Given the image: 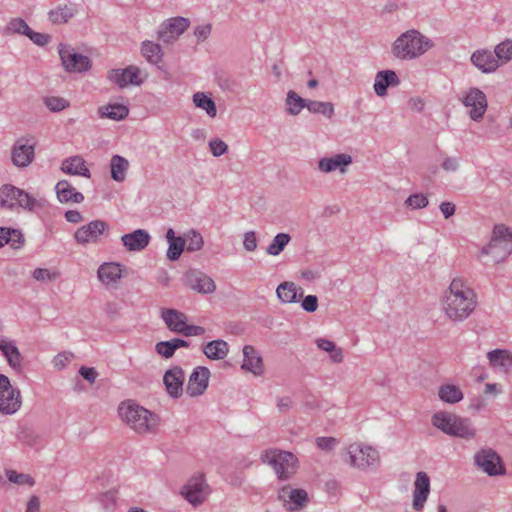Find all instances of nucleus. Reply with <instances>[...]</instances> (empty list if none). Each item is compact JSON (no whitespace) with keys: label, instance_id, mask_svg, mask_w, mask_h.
<instances>
[{"label":"nucleus","instance_id":"nucleus-1","mask_svg":"<svg viewBox=\"0 0 512 512\" xmlns=\"http://www.w3.org/2000/svg\"><path fill=\"white\" fill-rule=\"evenodd\" d=\"M477 304L475 290L460 277L452 279L438 299L442 315L452 323H460L468 319L476 310Z\"/></svg>","mask_w":512,"mask_h":512},{"label":"nucleus","instance_id":"nucleus-2","mask_svg":"<svg viewBox=\"0 0 512 512\" xmlns=\"http://www.w3.org/2000/svg\"><path fill=\"white\" fill-rule=\"evenodd\" d=\"M434 47V42L420 31L410 29L398 36L392 44L391 52L400 60H414Z\"/></svg>","mask_w":512,"mask_h":512},{"label":"nucleus","instance_id":"nucleus-3","mask_svg":"<svg viewBox=\"0 0 512 512\" xmlns=\"http://www.w3.org/2000/svg\"><path fill=\"white\" fill-rule=\"evenodd\" d=\"M118 413L122 421L138 434L154 433L160 424L158 415L133 401L122 402Z\"/></svg>","mask_w":512,"mask_h":512},{"label":"nucleus","instance_id":"nucleus-4","mask_svg":"<svg viewBox=\"0 0 512 512\" xmlns=\"http://www.w3.org/2000/svg\"><path fill=\"white\" fill-rule=\"evenodd\" d=\"M431 424L444 434L464 440L477 436V429L472 420L450 411H437L431 417Z\"/></svg>","mask_w":512,"mask_h":512},{"label":"nucleus","instance_id":"nucleus-5","mask_svg":"<svg viewBox=\"0 0 512 512\" xmlns=\"http://www.w3.org/2000/svg\"><path fill=\"white\" fill-rule=\"evenodd\" d=\"M512 253V229L504 224L495 225L490 242L483 247L481 256L492 263L504 261Z\"/></svg>","mask_w":512,"mask_h":512},{"label":"nucleus","instance_id":"nucleus-6","mask_svg":"<svg viewBox=\"0 0 512 512\" xmlns=\"http://www.w3.org/2000/svg\"><path fill=\"white\" fill-rule=\"evenodd\" d=\"M347 463L358 470L377 468L381 463L379 451L372 445L355 441L345 448Z\"/></svg>","mask_w":512,"mask_h":512},{"label":"nucleus","instance_id":"nucleus-7","mask_svg":"<svg viewBox=\"0 0 512 512\" xmlns=\"http://www.w3.org/2000/svg\"><path fill=\"white\" fill-rule=\"evenodd\" d=\"M0 205L2 208H22L28 211H34L43 206L41 200L11 184L1 186Z\"/></svg>","mask_w":512,"mask_h":512},{"label":"nucleus","instance_id":"nucleus-8","mask_svg":"<svg viewBox=\"0 0 512 512\" xmlns=\"http://www.w3.org/2000/svg\"><path fill=\"white\" fill-rule=\"evenodd\" d=\"M264 463L273 468L280 479H287L297 470V458L290 452L277 449L267 450L262 456Z\"/></svg>","mask_w":512,"mask_h":512},{"label":"nucleus","instance_id":"nucleus-9","mask_svg":"<svg viewBox=\"0 0 512 512\" xmlns=\"http://www.w3.org/2000/svg\"><path fill=\"white\" fill-rule=\"evenodd\" d=\"M161 316L171 331L180 333L186 337L202 336L206 332L204 327L188 325L186 315L178 310L164 309L161 312Z\"/></svg>","mask_w":512,"mask_h":512},{"label":"nucleus","instance_id":"nucleus-10","mask_svg":"<svg viewBox=\"0 0 512 512\" xmlns=\"http://www.w3.org/2000/svg\"><path fill=\"white\" fill-rule=\"evenodd\" d=\"M22 406V396L19 389L13 387L7 376L0 374V413L12 415Z\"/></svg>","mask_w":512,"mask_h":512},{"label":"nucleus","instance_id":"nucleus-11","mask_svg":"<svg viewBox=\"0 0 512 512\" xmlns=\"http://www.w3.org/2000/svg\"><path fill=\"white\" fill-rule=\"evenodd\" d=\"M62 66L69 73H83L91 68L89 57L77 53L74 48L66 44H60L58 47Z\"/></svg>","mask_w":512,"mask_h":512},{"label":"nucleus","instance_id":"nucleus-12","mask_svg":"<svg viewBox=\"0 0 512 512\" xmlns=\"http://www.w3.org/2000/svg\"><path fill=\"white\" fill-rule=\"evenodd\" d=\"M460 100L468 109L469 117L472 120L479 121L483 118L488 108V101L482 90L476 87L469 88L463 93Z\"/></svg>","mask_w":512,"mask_h":512},{"label":"nucleus","instance_id":"nucleus-13","mask_svg":"<svg viewBox=\"0 0 512 512\" xmlns=\"http://www.w3.org/2000/svg\"><path fill=\"white\" fill-rule=\"evenodd\" d=\"M181 495L193 506H198L207 499L209 487L202 475H195L182 487Z\"/></svg>","mask_w":512,"mask_h":512},{"label":"nucleus","instance_id":"nucleus-14","mask_svg":"<svg viewBox=\"0 0 512 512\" xmlns=\"http://www.w3.org/2000/svg\"><path fill=\"white\" fill-rule=\"evenodd\" d=\"M476 465L490 476L502 475L505 473V467L502 459L491 448H485L478 451L474 456Z\"/></svg>","mask_w":512,"mask_h":512},{"label":"nucleus","instance_id":"nucleus-15","mask_svg":"<svg viewBox=\"0 0 512 512\" xmlns=\"http://www.w3.org/2000/svg\"><path fill=\"white\" fill-rule=\"evenodd\" d=\"M107 78L118 87L125 88L129 85H141L145 76L139 67L130 65L124 69H111L107 73Z\"/></svg>","mask_w":512,"mask_h":512},{"label":"nucleus","instance_id":"nucleus-16","mask_svg":"<svg viewBox=\"0 0 512 512\" xmlns=\"http://www.w3.org/2000/svg\"><path fill=\"white\" fill-rule=\"evenodd\" d=\"M109 229L108 224L102 220H93L78 228L74 234L77 243L81 245L96 243Z\"/></svg>","mask_w":512,"mask_h":512},{"label":"nucleus","instance_id":"nucleus-17","mask_svg":"<svg viewBox=\"0 0 512 512\" xmlns=\"http://www.w3.org/2000/svg\"><path fill=\"white\" fill-rule=\"evenodd\" d=\"M211 373L207 367H196L189 376L186 394L190 397H199L205 393L209 385Z\"/></svg>","mask_w":512,"mask_h":512},{"label":"nucleus","instance_id":"nucleus-18","mask_svg":"<svg viewBox=\"0 0 512 512\" xmlns=\"http://www.w3.org/2000/svg\"><path fill=\"white\" fill-rule=\"evenodd\" d=\"M35 142L33 139H18L11 152L12 162L17 167H27L34 159Z\"/></svg>","mask_w":512,"mask_h":512},{"label":"nucleus","instance_id":"nucleus-19","mask_svg":"<svg viewBox=\"0 0 512 512\" xmlns=\"http://www.w3.org/2000/svg\"><path fill=\"white\" fill-rule=\"evenodd\" d=\"M0 351L10 368L16 372L22 371L24 358L15 340L7 336H0Z\"/></svg>","mask_w":512,"mask_h":512},{"label":"nucleus","instance_id":"nucleus-20","mask_svg":"<svg viewBox=\"0 0 512 512\" xmlns=\"http://www.w3.org/2000/svg\"><path fill=\"white\" fill-rule=\"evenodd\" d=\"M243 360L241 369L254 376H262L265 370L264 362L259 351L252 345H245L242 349Z\"/></svg>","mask_w":512,"mask_h":512},{"label":"nucleus","instance_id":"nucleus-21","mask_svg":"<svg viewBox=\"0 0 512 512\" xmlns=\"http://www.w3.org/2000/svg\"><path fill=\"white\" fill-rule=\"evenodd\" d=\"M124 267L118 262H105L98 267V280L106 287H116L123 276Z\"/></svg>","mask_w":512,"mask_h":512},{"label":"nucleus","instance_id":"nucleus-22","mask_svg":"<svg viewBox=\"0 0 512 512\" xmlns=\"http://www.w3.org/2000/svg\"><path fill=\"white\" fill-rule=\"evenodd\" d=\"M190 25L188 18L174 17L169 19L159 33V37L163 42L170 43L179 38Z\"/></svg>","mask_w":512,"mask_h":512},{"label":"nucleus","instance_id":"nucleus-23","mask_svg":"<svg viewBox=\"0 0 512 512\" xmlns=\"http://www.w3.org/2000/svg\"><path fill=\"white\" fill-rule=\"evenodd\" d=\"M184 380V371L178 366L172 367L165 372L163 381L169 396L178 398L183 394Z\"/></svg>","mask_w":512,"mask_h":512},{"label":"nucleus","instance_id":"nucleus-24","mask_svg":"<svg viewBox=\"0 0 512 512\" xmlns=\"http://www.w3.org/2000/svg\"><path fill=\"white\" fill-rule=\"evenodd\" d=\"M185 283L192 290L202 294H210L216 290L214 280L208 275L198 271L188 272L186 274Z\"/></svg>","mask_w":512,"mask_h":512},{"label":"nucleus","instance_id":"nucleus-25","mask_svg":"<svg viewBox=\"0 0 512 512\" xmlns=\"http://www.w3.org/2000/svg\"><path fill=\"white\" fill-rule=\"evenodd\" d=\"M430 493V479L427 473L421 471L416 474L413 491V508L422 510Z\"/></svg>","mask_w":512,"mask_h":512},{"label":"nucleus","instance_id":"nucleus-26","mask_svg":"<svg viewBox=\"0 0 512 512\" xmlns=\"http://www.w3.org/2000/svg\"><path fill=\"white\" fill-rule=\"evenodd\" d=\"M352 163V157L349 154H336L332 157L321 158L318 162V169L322 173L339 171L344 174L348 166Z\"/></svg>","mask_w":512,"mask_h":512},{"label":"nucleus","instance_id":"nucleus-27","mask_svg":"<svg viewBox=\"0 0 512 512\" xmlns=\"http://www.w3.org/2000/svg\"><path fill=\"white\" fill-rule=\"evenodd\" d=\"M470 61L478 70L485 74L493 73L499 68L494 54L488 49L475 50L471 54Z\"/></svg>","mask_w":512,"mask_h":512},{"label":"nucleus","instance_id":"nucleus-28","mask_svg":"<svg viewBox=\"0 0 512 512\" xmlns=\"http://www.w3.org/2000/svg\"><path fill=\"white\" fill-rule=\"evenodd\" d=\"M279 498L292 509L300 508L308 501V495L305 490L291 486H285L280 489Z\"/></svg>","mask_w":512,"mask_h":512},{"label":"nucleus","instance_id":"nucleus-29","mask_svg":"<svg viewBox=\"0 0 512 512\" xmlns=\"http://www.w3.org/2000/svg\"><path fill=\"white\" fill-rule=\"evenodd\" d=\"M303 289L292 281H285L278 285L276 295L282 304L296 303L303 296Z\"/></svg>","mask_w":512,"mask_h":512},{"label":"nucleus","instance_id":"nucleus-30","mask_svg":"<svg viewBox=\"0 0 512 512\" xmlns=\"http://www.w3.org/2000/svg\"><path fill=\"white\" fill-rule=\"evenodd\" d=\"M150 235L146 230L137 229L121 237L124 247L128 251H141L147 247L150 242Z\"/></svg>","mask_w":512,"mask_h":512},{"label":"nucleus","instance_id":"nucleus-31","mask_svg":"<svg viewBox=\"0 0 512 512\" xmlns=\"http://www.w3.org/2000/svg\"><path fill=\"white\" fill-rule=\"evenodd\" d=\"M55 190L61 203H81L84 200L83 194L76 191L75 187L66 180L59 181Z\"/></svg>","mask_w":512,"mask_h":512},{"label":"nucleus","instance_id":"nucleus-32","mask_svg":"<svg viewBox=\"0 0 512 512\" xmlns=\"http://www.w3.org/2000/svg\"><path fill=\"white\" fill-rule=\"evenodd\" d=\"M61 170L70 175H77L86 178H90L91 176L85 160L79 155L66 158L61 164Z\"/></svg>","mask_w":512,"mask_h":512},{"label":"nucleus","instance_id":"nucleus-33","mask_svg":"<svg viewBox=\"0 0 512 512\" xmlns=\"http://www.w3.org/2000/svg\"><path fill=\"white\" fill-rule=\"evenodd\" d=\"M490 366L507 373L512 369V353L508 350L495 349L487 354Z\"/></svg>","mask_w":512,"mask_h":512},{"label":"nucleus","instance_id":"nucleus-34","mask_svg":"<svg viewBox=\"0 0 512 512\" xmlns=\"http://www.w3.org/2000/svg\"><path fill=\"white\" fill-rule=\"evenodd\" d=\"M203 353L208 359L222 360L229 353V345L222 339L213 340L203 346Z\"/></svg>","mask_w":512,"mask_h":512},{"label":"nucleus","instance_id":"nucleus-35","mask_svg":"<svg viewBox=\"0 0 512 512\" xmlns=\"http://www.w3.org/2000/svg\"><path fill=\"white\" fill-rule=\"evenodd\" d=\"M399 79L392 70L380 71L377 73L374 83V90L378 96H384L390 85H398Z\"/></svg>","mask_w":512,"mask_h":512},{"label":"nucleus","instance_id":"nucleus-36","mask_svg":"<svg viewBox=\"0 0 512 512\" xmlns=\"http://www.w3.org/2000/svg\"><path fill=\"white\" fill-rule=\"evenodd\" d=\"M98 114L101 118L119 121L125 119L128 116L129 109L123 104H106L98 108Z\"/></svg>","mask_w":512,"mask_h":512},{"label":"nucleus","instance_id":"nucleus-37","mask_svg":"<svg viewBox=\"0 0 512 512\" xmlns=\"http://www.w3.org/2000/svg\"><path fill=\"white\" fill-rule=\"evenodd\" d=\"M129 167L130 163L126 158L120 155L112 156L110 160L111 178L116 182L125 181Z\"/></svg>","mask_w":512,"mask_h":512},{"label":"nucleus","instance_id":"nucleus-38","mask_svg":"<svg viewBox=\"0 0 512 512\" xmlns=\"http://www.w3.org/2000/svg\"><path fill=\"white\" fill-rule=\"evenodd\" d=\"M438 396L441 401L448 404L460 402L464 395L461 388L457 385L446 383L442 384L438 389Z\"/></svg>","mask_w":512,"mask_h":512},{"label":"nucleus","instance_id":"nucleus-39","mask_svg":"<svg viewBox=\"0 0 512 512\" xmlns=\"http://www.w3.org/2000/svg\"><path fill=\"white\" fill-rule=\"evenodd\" d=\"M30 32V27L25 20L19 17L11 18L7 21L3 28L2 34L4 36L24 35Z\"/></svg>","mask_w":512,"mask_h":512},{"label":"nucleus","instance_id":"nucleus-40","mask_svg":"<svg viewBox=\"0 0 512 512\" xmlns=\"http://www.w3.org/2000/svg\"><path fill=\"white\" fill-rule=\"evenodd\" d=\"M76 13L72 5L58 6L49 12V19L54 24L67 23Z\"/></svg>","mask_w":512,"mask_h":512},{"label":"nucleus","instance_id":"nucleus-41","mask_svg":"<svg viewBox=\"0 0 512 512\" xmlns=\"http://www.w3.org/2000/svg\"><path fill=\"white\" fill-rule=\"evenodd\" d=\"M193 103L197 108L204 110L209 117L215 118L217 109L213 99L204 92H197L193 95Z\"/></svg>","mask_w":512,"mask_h":512},{"label":"nucleus","instance_id":"nucleus-42","mask_svg":"<svg viewBox=\"0 0 512 512\" xmlns=\"http://www.w3.org/2000/svg\"><path fill=\"white\" fill-rule=\"evenodd\" d=\"M495 60L499 67L507 64L512 60V39L507 38L495 46Z\"/></svg>","mask_w":512,"mask_h":512},{"label":"nucleus","instance_id":"nucleus-43","mask_svg":"<svg viewBox=\"0 0 512 512\" xmlns=\"http://www.w3.org/2000/svg\"><path fill=\"white\" fill-rule=\"evenodd\" d=\"M317 347L327 353H329L331 360L334 363H341L343 361V352L341 348L336 347L334 342L327 339H317Z\"/></svg>","mask_w":512,"mask_h":512},{"label":"nucleus","instance_id":"nucleus-44","mask_svg":"<svg viewBox=\"0 0 512 512\" xmlns=\"http://www.w3.org/2000/svg\"><path fill=\"white\" fill-rule=\"evenodd\" d=\"M291 237L287 233H279L277 234L272 242L268 245L266 249V253L271 256H278L285 249V247L290 242Z\"/></svg>","mask_w":512,"mask_h":512},{"label":"nucleus","instance_id":"nucleus-45","mask_svg":"<svg viewBox=\"0 0 512 512\" xmlns=\"http://www.w3.org/2000/svg\"><path fill=\"white\" fill-rule=\"evenodd\" d=\"M306 108L311 113L322 114L329 119L334 115V106L330 102L310 100L306 103Z\"/></svg>","mask_w":512,"mask_h":512},{"label":"nucleus","instance_id":"nucleus-46","mask_svg":"<svg viewBox=\"0 0 512 512\" xmlns=\"http://www.w3.org/2000/svg\"><path fill=\"white\" fill-rule=\"evenodd\" d=\"M142 55L152 64H158L161 61L162 53L160 45L146 41L142 44Z\"/></svg>","mask_w":512,"mask_h":512},{"label":"nucleus","instance_id":"nucleus-47","mask_svg":"<svg viewBox=\"0 0 512 512\" xmlns=\"http://www.w3.org/2000/svg\"><path fill=\"white\" fill-rule=\"evenodd\" d=\"M5 476L9 482L17 486L32 487L35 484V480L31 475L26 473H20L13 469H7L5 471Z\"/></svg>","mask_w":512,"mask_h":512},{"label":"nucleus","instance_id":"nucleus-48","mask_svg":"<svg viewBox=\"0 0 512 512\" xmlns=\"http://www.w3.org/2000/svg\"><path fill=\"white\" fill-rule=\"evenodd\" d=\"M182 238L185 239V245L188 251H199L204 245L203 237L195 230L188 231Z\"/></svg>","mask_w":512,"mask_h":512},{"label":"nucleus","instance_id":"nucleus-49","mask_svg":"<svg viewBox=\"0 0 512 512\" xmlns=\"http://www.w3.org/2000/svg\"><path fill=\"white\" fill-rule=\"evenodd\" d=\"M288 112L292 115H297L306 107L304 99L297 95L294 91H289L287 94Z\"/></svg>","mask_w":512,"mask_h":512},{"label":"nucleus","instance_id":"nucleus-50","mask_svg":"<svg viewBox=\"0 0 512 512\" xmlns=\"http://www.w3.org/2000/svg\"><path fill=\"white\" fill-rule=\"evenodd\" d=\"M118 496L117 489H109L98 496V501L105 510H112L116 506Z\"/></svg>","mask_w":512,"mask_h":512},{"label":"nucleus","instance_id":"nucleus-51","mask_svg":"<svg viewBox=\"0 0 512 512\" xmlns=\"http://www.w3.org/2000/svg\"><path fill=\"white\" fill-rule=\"evenodd\" d=\"M32 277L38 282L48 283L56 280L59 277V272L47 268H37L33 271Z\"/></svg>","mask_w":512,"mask_h":512},{"label":"nucleus","instance_id":"nucleus-52","mask_svg":"<svg viewBox=\"0 0 512 512\" xmlns=\"http://www.w3.org/2000/svg\"><path fill=\"white\" fill-rule=\"evenodd\" d=\"M5 236L6 244H9L13 249H19L24 245V236L19 230L6 228Z\"/></svg>","mask_w":512,"mask_h":512},{"label":"nucleus","instance_id":"nucleus-53","mask_svg":"<svg viewBox=\"0 0 512 512\" xmlns=\"http://www.w3.org/2000/svg\"><path fill=\"white\" fill-rule=\"evenodd\" d=\"M184 247H185V239H183L182 237L177 238L173 242L170 241L169 247L167 250L168 259L171 261L177 260L181 256L182 252L184 251Z\"/></svg>","mask_w":512,"mask_h":512},{"label":"nucleus","instance_id":"nucleus-54","mask_svg":"<svg viewBox=\"0 0 512 512\" xmlns=\"http://www.w3.org/2000/svg\"><path fill=\"white\" fill-rule=\"evenodd\" d=\"M47 108L52 112H60L69 107V101L63 97L50 96L44 100Z\"/></svg>","mask_w":512,"mask_h":512},{"label":"nucleus","instance_id":"nucleus-55","mask_svg":"<svg viewBox=\"0 0 512 512\" xmlns=\"http://www.w3.org/2000/svg\"><path fill=\"white\" fill-rule=\"evenodd\" d=\"M405 205L410 209H421L428 205V198L421 193L412 194L406 199Z\"/></svg>","mask_w":512,"mask_h":512},{"label":"nucleus","instance_id":"nucleus-56","mask_svg":"<svg viewBox=\"0 0 512 512\" xmlns=\"http://www.w3.org/2000/svg\"><path fill=\"white\" fill-rule=\"evenodd\" d=\"M73 358H74L73 353L64 351V352L58 353L53 358L52 364H53L54 368L61 370V369L65 368L73 360Z\"/></svg>","mask_w":512,"mask_h":512},{"label":"nucleus","instance_id":"nucleus-57","mask_svg":"<svg viewBox=\"0 0 512 512\" xmlns=\"http://www.w3.org/2000/svg\"><path fill=\"white\" fill-rule=\"evenodd\" d=\"M155 350L160 356L164 358L172 357L176 351L175 346L171 340L158 342L155 346Z\"/></svg>","mask_w":512,"mask_h":512},{"label":"nucleus","instance_id":"nucleus-58","mask_svg":"<svg viewBox=\"0 0 512 512\" xmlns=\"http://www.w3.org/2000/svg\"><path fill=\"white\" fill-rule=\"evenodd\" d=\"M209 148L213 156L219 157L227 152L228 145L224 141L216 138L209 142Z\"/></svg>","mask_w":512,"mask_h":512},{"label":"nucleus","instance_id":"nucleus-59","mask_svg":"<svg viewBox=\"0 0 512 512\" xmlns=\"http://www.w3.org/2000/svg\"><path fill=\"white\" fill-rule=\"evenodd\" d=\"M316 445L323 451H330L338 445V440L335 437H318Z\"/></svg>","mask_w":512,"mask_h":512},{"label":"nucleus","instance_id":"nucleus-60","mask_svg":"<svg viewBox=\"0 0 512 512\" xmlns=\"http://www.w3.org/2000/svg\"><path fill=\"white\" fill-rule=\"evenodd\" d=\"M34 44L38 46H45L50 41V36L48 34L34 32L30 28V32L26 35Z\"/></svg>","mask_w":512,"mask_h":512},{"label":"nucleus","instance_id":"nucleus-61","mask_svg":"<svg viewBox=\"0 0 512 512\" xmlns=\"http://www.w3.org/2000/svg\"><path fill=\"white\" fill-rule=\"evenodd\" d=\"M243 245L244 248L249 252H253L256 250L257 238L255 232L249 231L244 234Z\"/></svg>","mask_w":512,"mask_h":512},{"label":"nucleus","instance_id":"nucleus-62","mask_svg":"<svg viewBox=\"0 0 512 512\" xmlns=\"http://www.w3.org/2000/svg\"><path fill=\"white\" fill-rule=\"evenodd\" d=\"M301 306L307 312H314L318 308V299L314 295H307L302 300Z\"/></svg>","mask_w":512,"mask_h":512},{"label":"nucleus","instance_id":"nucleus-63","mask_svg":"<svg viewBox=\"0 0 512 512\" xmlns=\"http://www.w3.org/2000/svg\"><path fill=\"white\" fill-rule=\"evenodd\" d=\"M212 26L211 24H203L199 25L194 30V35L198 39V41L206 40L211 34Z\"/></svg>","mask_w":512,"mask_h":512},{"label":"nucleus","instance_id":"nucleus-64","mask_svg":"<svg viewBox=\"0 0 512 512\" xmlns=\"http://www.w3.org/2000/svg\"><path fill=\"white\" fill-rule=\"evenodd\" d=\"M79 373L84 379H86L90 383H93L98 376V373L94 368H89L85 366H82L80 368Z\"/></svg>","mask_w":512,"mask_h":512}]
</instances>
